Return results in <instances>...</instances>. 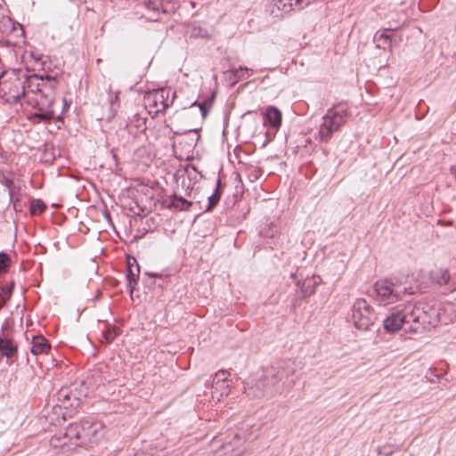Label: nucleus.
I'll return each instance as SVG.
<instances>
[{
  "instance_id": "1",
  "label": "nucleus",
  "mask_w": 456,
  "mask_h": 456,
  "mask_svg": "<svg viewBox=\"0 0 456 456\" xmlns=\"http://www.w3.org/2000/svg\"><path fill=\"white\" fill-rule=\"evenodd\" d=\"M439 322L436 308L424 302L405 301L384 320V329L395 333L404 328L411 333H421L435 327Z\"/></svg>"
},
{
  "instance_id": "2",
  "label": "nucleus",
  "mask_w": 456,
  "mask_h": 456,
  "mask_svg": "<svg viewBox=\"0 0 456 456\" xmlns=\"http://www.w3.org/2000/svg\"><path fill=\"white\" fill-rule=\"evenodd\" d=\"M12 87H10L9 98L18 101L20 97H26L28 104H31L37 110L34 117L41 120L50 121L55 118L56 113L53 110L54 99L53 93L46 94L45 90L52 91L56 85V80L49 76L46 77V83L43 85L44 88H39L37 94L29 96L25 90L24 82L15 78L10 82Z\"/></svg>"
},
{
  "instance_id": "3",
  "label": "nucleus",
  "mask_w": 456,
  "mask_h": 456,
  "mask_svg": "<svg viewBox=\"0 0 456 456\" xmlns=\"http://www.w3.org/2000/svg\"><path fill=\"white\" fill-rule=\"evenodd\" d=\"M104 435L105 427L102 422L89 417L78 423L70 424L62 435L53 436L51 444L55 447L69 443L73 445H92L102 439Z\"/></svg>"
},
{
  "instance_id": "4",
  "label": "nucleus",
  "mask_w": 456,
  "mask_h": 456,
  "mask_svg": "<svg viewBox=\"0 0 456 456\" xmlns=\"http://www.w3.org/2000/svg\"><path fill=\"white\" fill-rule=\"evenodd\" d=\"M298 364L285 360L264 370L261 377L272 394L278 392L284 385H293L297 379Z\"/></svg>"
},
{
  "instance_id": "5",
  "label": "nucleus",
  "mask_w": 456,
  "mask_h": 456,
  "mask_svg": "<svg viewBox=\"0 0 456 456\" xmlns=\"http://www.w3.org/2000/svg\"><path fill=\"white\" fill-rule=\"evenodd\" d=\"M374 298L380 305H392L398 301L405 302L404 297L412 294L410 288L394 279L377 281L374 285Z\"/></svg>"
},
{
  "instance_id": "6",
  "label": "nucleus",
  "mask_w": 456,
  "mask_h": 456,
  "mask_svg": "<svg viewBox=\"0 0 456 456\" xmlns=\"http://www.w3.org/2000/svg\"><path fill=\"white\" fill-rule=\"evenodd\" d=\"M348 116V110L343 104L329 109L322 117L315 139L321 142H328L333 134L346 123Z\"/></svg>"
},
{
  "instance_id": "7",
  "label": "nucleus",
  "mask_w": 456,
  "mask_h": 456,
  "mask_svg": "<svg viewBox=\"0 0 456 456\" xmlns=\"http://www.w3.org/2000/svg\"><path fill=\"white\" fill-rule=\"evenodd\" d=\"M258 428L255 425L249 427L247 430L240 433L232 431L230 436H232L231 440H226L222 444L221 451L223 454L227 456H239L242 453V445L244 443L253 441L258 436Z\"/></svg>"
},
{
  "instance_id": "8",
  "label": "nucleus",
  "mask_w": 456,
  "mask_h": 456,
  "mask_svg": "<svg viewBox=\"0 0 456 456\" xmlns=\"http://www.w3.org/2000/svg\"><path fill=\"white\" fill-rule=\"evenodd\" d=\"M352 322L359 330H367L373 325L376 319L371 305L363 298H358L352 306Z\"/></svg>"
},
{
  "instance_id": "9",
  "label": "nucleus",
  "mask_w": 456,
  "mask_h": 456,
  "mask_svg": "<svg viewBox=\"0 0 456 456\" xmlns=\"http://www.w3.org/2000/svg\"><path fill=\"white\" fill-rule=\"evenodd\" d=\"M175 97V92H172L171 89L161 88L153 92L148 93L144 101L145 103L155 108V112H163L174 102Z\"/></svg>"
},
{
  "instance_id": "10",
  "label": "nucleus",
  "mask_w": 456,
  "mask_h": 456,
  "mask_svg": "<svg viewBox=\"0 0 456 456\" xmlns=\"http://www.w3.org/2000/svg\"><path fill=\"white\" fill-rule=\"evenodd\" d=\"M313 0H271V13L281 17L291 11L301 10L312 3Z\"/></svg>"
},
{
  "instance_id": "11",
  "label": "nucleus",
  "mask_w": 456,
  "mask_h": 456,
  "mask_svg": "<svg viewBox=\"0 0 456 456\" xmlns=\"http://www.w3.org/2000/svg\"><path fill=\"white\" fill-rule=\"evenodd\" d=\"M145 7L152 12L149 19L154 21L160 20V15L171 14L175 12L177 4L174 0H145Z\"/></svg>"
},
{
  "instance_id": "12",
  "label": "nucleus",
  "mask_w": 456,
  "mask_h": 456,
  "mask_svg": "<svg viewBox=\"0 0 456 456\" xmlns=\"http://www.w3.org/2000/svg\"><path fill=\"white\" fill-rule=\"evenodd\" d=\"M244 394L250 399H259L265 395H272L261 376L257 379H251L246 383Z\"/></svg>"
},
{
  "instance_id": "13",
  "label": "nucleus",
  "mask_w": 456,
  "mask_h": 456,
  "mask_svg": "<svg viewBox=\"0 0 456 456\" xmlns=\"http://www.w3.org/2000/svg\"><path fill=\"white\" fill-rule=\"evenodd\" d=\"M319 281L320 278H315L314 276L307 277L303 281H297L295 292L296 300H304L314 294Z\"/></svg>"
},
{
  "instance_id": "14",
  "label": "nucleus",
  "mask_w": 456,
  "mask_h": 456,
  "mask_svg": "<svg viewBox=\"0 0 456 456\" xmlns=\"http://www.w3.org/2000/svg\"><path fill=\"white\" fill-rule=\"evenodd\" d=\"M18 345L11 338L7 337L4 330L0 332V358L5 357L6 362L12 364V359L17 355Z\"/></svg>"
},
{
  "instance_id": "15",
  "label": "nucleus",
  "mask_w": 456,
  "mask_h": 456,
  "mask_svg": "<svg viewBox=\"0 0 456 456\" xmlns=\"http://www.w3.org/2000/svg\"><path fill=\"white\" fill-rule=\"evenodd\" d=\"M397 29V28H387L376 32L373 37L376 46L379 49L388 50L391 52L393 47V37L390 32Z\"/></svg>"
},
{
  "instance_id": "16",
  "label": "nucleus",
  "mask_w": 456,
  "mask_h": 456,
  "mask_svg": "<svg viewBox=\"0 0 456 456\" xmlns=\"http://www.w3.org/2000/svg\"><path fill=\"white\" fill-rule=\"evenodd\" d=\"M139 274L140 266L136 259L134 257H128L126 261V280L131 295L133 294L134 286L137 284Z\"/></svg>"
},
{
  "instance_id": "17",
  "label": "nucleus",
  "mask_w": 456,
  "mask_h": 456,
  "mask_svg": "<svg viewBox=\"0 0 456 456\" xmlns=\"http://www.w3.org/2000/svg\"><path fill=\"white\" fill-rule=\"evenodd\" d=\"M264 124H269L274 130V133L280 128L282 120L281 110L274 106L265 108L264 113Z\"/></svg>"
},
{
  "instance_id": "18",
  "label": "nucleus",
  "mask_w": 456,
  "mask_h": 456,
  "mask_svg": "<svg viewBox=\"0 0 456 456\" xmlns=\"http://www.w3.org/2000/svg\"><path fill=\"white\" fill-rule=\"evenodd\" d=\"M230 383H217L213 381L211 397L215 402H220L224 397L227 396L230 393Z\"/></svg>"
},
{
  "instance_id": "19",
  "label": "nucleus",
  "mask_w": 456,
  "mask_h": 456,
  "mask_svg": "<svg viewBox=\"0 0 456 456\" xmlns=\"http://www.w3.org/2000/svg\"><path fill=\"white\" fill-rule=\"evenodd\" d=\"M31 344L30 351L35 355L46 354L51 348L48 341L43 336L33 337Z\"/></svg>"
},
{
  "instance_id": "20",
  "label": "nucleus",
  "mask_w": 456,
  "mask_h": 456,
  "mask_svg": "<svg viewBox=\"0 0 456 456\" xmlns=\"http://www.w3.org/2000/svg\"><path fill=\"white\" fill-rule=\"evenodd\" d=\"M191 205V201H189L181 196H177L176 194L172 195L168 202V208H174L179 210H188Z\"/></svg>"
},
{
  "instance_id": "21",
  "label": "nucleus",
  "mask_w": 456,
  "mask_h": 456,
  "mask_svg": "<svg viewBox=\"0 0 456 456\" xmlns=\"http://www.w3.org/2000/svg\"><path fill=\"white\" fill-rule=\"evenodd\" d=\"M118 330L115 326L107 325L106 328L102 331V343L110 344L118 337Z\"/></svg>"
},
{
  "instance_id": "22",
  "label": "nucleus",
  "mask_w": 456,
  "mask_h": 456,
  "mask_svg": "<svg viewBox=\"0 0 456 456\" xmlns=\"http://www.w3.org/2000/svg\"><path fill=\"white\" fill-rule=\"evenodd\" d=\"M401 450V446L394 444H386L376 447L375 452L380 456H391Z\"/></svg>"
},
{
  "instance_id": "23",
  "label": "nucleus",
  "mask_w": 456,
  "mask_h": 456,
  "mask_svg": "<svg viewBox=\"0 0 456 456\" xmlns=\"http://www.w3.org/2000/svg\"><path fill=\"white\" fill-rule=\"evenodd\" d=\"M450 273L447 269H439L432 273L433 281L440 286L447 285L450 281Z\"/></svg>"
},
{
  "instance_id": "24",
  "label": "nucleus",
  "mask_w": 456,
  "mask_h": 456,
  "mask_svg": "<svg viewBox=\"0 0 456 456\" xmlns=\"http://www.w3.org/2000/svg\"><path fill=\"white\" fill-rule=\"evenodd\" d=\"M220 185L221 182L220 180H217L215 192L212 195L208 196V204L206 208V211H210L218 203L220 200Z\"/></svg>"
},
{
  "instance_id": "25",
  "label": "nucleus",
  "mask_w": 456,
  "mask_h": 456,
  "mask_svg": "<svg viewBox=\"0 0 456 456\" xmlns=\"http://www.w3.org/2000/svg\"><path fill=\"white\" fill-rule=\"evenodd\" d=\"M187 133L192 134L188 138V145H189V147L192 148L197 144V142L200 139V135L198 134V129H190L188 131H183V132H175L176 134H187Z\"/></svg>"
},
{
  "instance_id": "26",
  "label": "nucleus",
  "mask_w": 456,
  "mask_h": 456,
  "mask_svg": "<svg viewBox=\"0 0 456 456\" xmlns=\"http://www.w3.org/2000/svg\"><path fill=\"white\" fill-rule=\"evenodd\" d=\"M229 376H230V373L227 370H219L218 371L216 372V374L213 378V381H216L217 383H230L231 384V381L228 379Z\"/></svg>"
},
{
  "instance_id": "27",
  "label": "nucleus",
  "mask_w": 456,
  "mask_h": 456,
  "mask_svg": "<svg viewBox=\"0 0 456 456\" xmlns=\"http://www.w3.org/2000/svg\"><path fill=\"white\" fill-rule=\"evenodd\" d=\"M233 76L237 80H244L249 77V69L247 67H240L235 69L233 71Z\"/></svg>"
},
{
  "instance_id": "28",
  "label": "nucleus",
  "mask_w": 456,
  "mask_h": 456,
  "mask_svg": "<svg viewBox=\"0 0 456 456\" xmlns=\"http://www.w3.org/2000/svg\"><path fill=\"white\" fill-rule=\"evenodd\" d=\"M10 262V256L4 252H0V273H6L8 271Z\"/></svg>"
},
{
  "instance_id": "29",
  "label": "nucleus",
  "mask_w": 456,
  "mask_h": 456,
  "mask_svg": "<svg viewBox=\"0 0 456 456\" xmlns=\"http://www.w3.org/2000/svg\"><path fill=\"white\" fill-rule=\"evenodd\" d=\"M45 208V205L40 200H33L30 204V213L36 215L39 212H43Z\"/></svg>"
},
{
  "instance_id": "30",
  "label": "nucleus",
  "mask_w": 456,
  "mask_h": 456,
  "mask_svg": "<svg viewBox=\"0 0 456 456\" xmlns=\"http://www.w3.org/2000/svg\"><path fill=\"white\" fill-rule=\"evenodd\" d=\"M118 94L116 93V94H109V101H110V108H111V110L112 111H115V107L118 106Z\"/></svg>"
},
{
  "instance_id": "31",
  "label": "nucleus",
  "mask_w": 456,
  "mask_h": 456,
  "mask_svg": "<svg viewBox=\"0 0 456 456\" xmlns=\"http://www.w3.org/2000/svg\"><path fill=\"white\" fill-rule=\"evenodd\" d=\"M4 185L7 187L8 192L10 195V200L12 201L13 197H14L13 189H12V182L9 179H5Z\"/></svg>"
},
{
  "instance_id": "32",
  "label": "nucleus",
  "mask_w": 456,
  "mask_h": 456,
  "mask_svg": "<svg viewBox=\"0 0 456 456\" xmlns=\"http://www.w3.org/2000/svg\"><path fill=\"white\" fill-rule=\"evenodd\" d=\"M62 110L60 113V115L56 116L55 118H57L58 119H61V116L64 113V111L69 108V104L67 102V101L65 99L62 100Z\"/></svg>"
},
{
  "instance_id": "33",
  "label": "nucleus",
  "mask_w": 456,
  "mask_h": 456,
  "mask_svg": "<svg viewBox=\"0 0 456 456\" xmlns=\"http://www.w3.org/2000/svg\"><path fill=\"white\" fill-rule=\"evenodd\" d=\"M198 106L200 108L202 117L205 118L208 113V110H207L205 105L203 103H200V104H198Z\"/></svg>"
},
{
  "instance_id": "34",
  "label": "nucleus",
  "mask_w": 456,
  "mask_h": 456,
  "mask_svg": "<svg viewBox=\"0 0 456 456\" xmlns=\"http://www.w3.org/2000/svg\"><path fill=\"white\" fill-rule=\"evenodd\" d=\"M13 282L11 283L10 287L4 291V295L7 297H10L12 293V289H13Z\"/></svg>"
},
{
  "instance_id": "35",
  "label": "nucleus",
  "mask_w": 456,
  "mask_h": 456,
  "mask_svg": "<svg viewBox=\"0 0 456 456\" xmlns=\"http://www.w3.org/2000/svg\"><path fill=\"white\" fill-rule=\"evenodd\" d=\"M0 86H1V90H4L5 87L7 86V83L4 82L3 84H0Z\"/></svg>"
},
{
  "instance_id": "36",
  "label": "nucleus",
  "mask_w": 456,
  "mask_h": 456,
  "mask_svg": "<svg viewBox=\"0 0 456 456\" xmlns=\"http://www.w3.org/2000/svg\"><path fill=\"white\" fill-rule=\"evenodd\" d=\"M197 104H198L197 102H194L191 103V106H194V105H197Z\"/></svg>"
},
{
  "instance_id": "37",
  "label": "nucleus",
  "mask_w": 456,
  "mask_h": 456,
  "mask_svg": "<svg viewBox=\"0 0 456 456\" xmlns=\"http://www.w3.org/2000/svg\"><path fill=\"white\" fill-rule=\"evenodd\" d=\"M113 158H114L115 159H117V155H116V154H113Z\"/></svg>"
},
{
  "instance_id": "38",
  "label": "nucleus",
  "mask_w": 456,
  "mask_h": 456,
  "mask_svg": "<svg viewBox=\"0 0 456 456\" xmlns=\"http://www.w3.org/2000/svg\"><path fill=\"white\" fill-rule=\"evenodd\" d=\"M2 307V305H0V308Z\"/></svg>"
}]
</instances>
